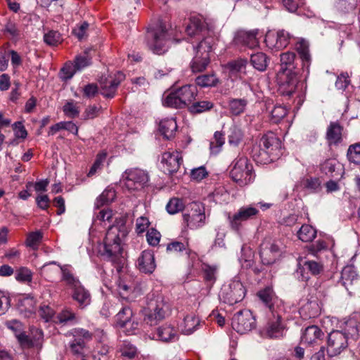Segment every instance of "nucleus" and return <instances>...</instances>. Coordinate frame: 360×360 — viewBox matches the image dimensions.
Returning <instances> with one entry per match:
<instances>
[{"label": "nucleus", "instance_id": "nucleus-7", "mask_svg": "<svg viewBox=\"0 0 360 360\" xmlns=\"http://www.w3.org/2000/svg\"><path fill=\"white\" fill-rule=\"evenodd\" d=\"M123 179L124 185L129 190H139L146 186L149 176L148 173L140 169H127L124 174Z\"/></svg>", "mask_w": 360, "mask_h": 360}, {"label": "nucleus", "instance_id": "nucleus-9", "mask_svg": "<svg viewBox=\"0 0 360 360\" xmlns=\"http://www.w3.org/2000/svg\"><path fill=\"white\" fill-rule=\"evenodd\" d=\"M349 345L348 337L342 330H333L328 335L327 353L329 356L340 354Z\"/></svg>", "mask_w": 360, "mask_h": 360}, {"label": "nucleus", "instance_id": "nucleus-17", "mask_svg": "<svg viewBox=\"0 0 360 360\" xmlns=\"http://www.w3.org/2000/svg\"><path fill=\"white\" fill-rule=\"evenodd\" d=\"M182 162V155L177 150L167 151L162 155L161 163L163 165L164 172L168 174L176 172Z\"/></svg>", "mask_w": 360, "mask_h": 360}, {"label": "nucleus", "instance_id": "nucleus-18", "mask_svg": "<svg viewBox=\"0 0 360 360\" xmlns=\"http://www.w3.org/2000/svg\"><path fill=\"white\" fill-rule=\"evenodd\" d=\"M259 30H238L234 37V42L237 45L247 46L250 49H254L259 46V40L257 37Z\"/></svg>", "mask_w": 360, "mask_h": 360}, {"label": "nucleus", "instance_id": "nucleus-63", "mask_svg": "<svg viewBox=\"0 0 360 360\" xmlns=\"http://www.w3.org/2000/svg\"><path fill=\"white\" fill-rule=\"evenodd\" d=\"M39 314L45 321H50L55 314V310L47 304H42L39 309Z\"/></svg>", "mask_w": 360, "mask_h": 360}, {"label": "nucleus", "instance_id": "nucleus-23", "mask_svg": "<svg viewBox=\"0 0 360 360\" xmlns=\"http://www.w3.org/2000/svg\"><path fill=\"white\" fill-rule=\"evenodd\" d=\"M261 150H266L273 155L281 148L280 139L273 132H269L262 136L259 141Z\"/></svg>", "mask_w": 360, "mask_h": 360}, {"label": "nucleus", "instance_id": "nucleus-6", "mask_svg": "<svg viewBox=\"0 0 360 360\" xmlns=\"http://www.w3.org/2000/svg\"><path fill=\"white\" fill-rule=\"evenodd\" d=\"M191 213L184 214L183 220L185 226L191 229H197L205 224V208L202 203L194 202L191 205Z\"/></svg>", "mask_w": 360, "mask_h": 360}, {"label": "nucleus", "instance_id": "nucleus-43", "mask_svg": "<svg viewBox=\"0 0 360 360\" xmlns=\"http://www.w3.org/2000/svg\"><path fill=\"white\" fill-rule=\"evenodd\" d=\"M202 271L205 281L210 285H212L217 279V267L204 264Z\"/></svg>", "mask_w": 360, "mask_h": 360}, {"label": "nucleus", "instance_id": "nucleus-61", "mask_svg": "<svg viewBox=\"0 0 360 360\" xmlns=\"http://www.w3.org/2000/svg\"><path fill=\"white\" fill-rule=\"evenodd\" d=\"M186 245H187V244H184L181 242L172 241L171 243H169L167 244L166 250H167V252H168L169 254H176L183 250H186Z\"/></svg>", "mask_w": 360, "mask_h": 360}, {"label": "nucleus", "instance_id": "nucleus-24", "mask_svg": "<svg viewBox=\"0 0 360 360\" xmlns=\"http://www.w3.org/2000/svg\"><path fill=\"white\" fill-rule=\"evenodd\" d=\"M72 297L77 302L79 308L84 309L90 304L91 294L81 283L72 288Z\"/></svg>", "mask_w": 360, "mask_h": 360}, {"label": "nucleus", "instance_id": "nucleus-35", "mask_svg": "<svg viewBox=\"0 0 360 360\" xmlns=\"http://www.w3.org/2000/svg\"><path fill=\"white\" fill-rule=\"evenodd\" d=\"M163 104L165 106L174 108H186L183 100L179 95L177 89L169 93L164 99Z\"/></svg>", "mask_w": 360, "mask_h": 360}, {"label": "nucleus", "instance_id": "nucleus-16", "mask_svg": "<svg viewBox=\"0 0 360 360\" xmlns=\"http://www.w3.org/2000/svg\"><path fill=\"white\" fill-rule=\"evenodd\" d=\"M132 316L133 312L129 307H122L115 316L117 324L120 327L124 328V331L128 335L134 333L138 326V323L136 322L133 321L131 323Z\"/></svg>", "mask_w": 360, "mask_h": 360}, {"label": "nucleus", "instance_id": "nucleus-15", "mask_svg": "<svg viewBox=\"0 0 360 360\" xmlns=\"http://www.w3.org/2000/svg\"><path fill=\"white\" fill-rule=\"evenodd\" d=\"M124 79V75L117 72L115 77H105L100 81L101 94L106 98H112L115 96L117 89L121 82Z\"/></svg>", "mask_w": 360, "mask_h": 360}, {"label": "nucleus", "instance_id": "nucleus-27", "mask_svg": "<svg viewBox=\"0 0 360 360\" xmlns=\"http://www.w3.org/2000/svg\"><path fill=\"white\" fill-rule=\"evenodd\" d=\"M213 43L212 37H204L196 46H193L194 56L210 58Z\"/></svg>", "mask_w": 360, "mask_h": 360}, {"label": "nucleus", "instance_id": "nucleus-30", "mask_svg": "<svg viewBox=\"0 0 360 360\" xmlns=\"http://www.w3.org/2000/svg\"><path fill=\"white\" fill-rule=\"evenodd\" d=\"M358 274L354 266H346L341 271L340 280L338 283H341L347 290L349 286L357 280Z\"/></svg>", "mask_w": 360, "mask_h": 360}, {"label": "nucleus", "instance_id": "nucleus-62", "mask_svg": "<svg viewBox=\"0 0 360 360\" xmlns=\"http://www.w3.org/2000/svg\"><path fill=\"white\" fill-rule=\"evenodd\" d=\"M161 235L159 231L155 229H150L146 234L147 241L149 245L156 246L160 243Z\"/></svg>", "mask_w": 360, "mask_h": 360}, {"label": "nucleus", "instance_id": "nucleus-8", "mask_svg": "<svg viewBox=\"0 0 360 360\" xmlns=\"http://www.w3.org/2000/svg\"><path fill=\"white\" fill-rule=\"evenodd\" d=\"M255 326V318L250 310H240L235 314L232 319V327L238 333H246L254 329Z\"/></svg>", "mask_w": 360, "mask_h": 360}, {"label": "nucleus", "instance_id": "nucleus-5", "mask_svg": "<svg viewBox=\"0 0 360 360\" xmlns=\"http://www.w3.org/2000/svg\"><path fill=\"white\" fill-rule=\"evenodd\" d=\"M245 295L243 284L238 281H233L228 285H224L221 289L219 297L230 305L242 301Z\"/></svg>", "mask_w": 360, "mask_h": 360}, {"label": "nucleus", "instance_id": "nucleus-45", "mask_svg": "<svg viewBox=\"0 0 360 360\" xmlns=\"http://www.w3.org/2000/svg\"><path fill=\"white\" fill-rule=\"evenodd\" d=\"M272 153L266 150H261L259 145L253 149V158L255 160L260 164H266L272 160Z\"/></svg>", "mask_w": 360, "mask_h": 360}, {"label": "nucleus", "instance_id": "nucleus-13", "mask_svg": "<svg viewBox=\"0 0 360 360\" xmlns=\"http://www.w3.org/2000/svg\"><path fill=\"white\" fill-rule=\"evenodd\" d=\"M258 212V210L254 207H240L233 216L228 217L231 228L234 231H238L243 221L252 219Z\"/></svg>", "mask_w": 360, "mask_h": 360}, {"label": "nucleus", "instance_id": "nucleus-31", "mask_svg": "<svg viewBox=\"0 0 360 360\" xmlns=\"http://www.w3.org/2000/svg\"><path fill=\"white\" fill-rule=\"evenodd\" d=\"M200 320L194 314L186 315L184 318L183 323L181 325V330L185 335L193 333L200 326Z\"/></svg>", "mask_w": 360, "mask_h": 360}, {"label": "nucleus", "instance_id": "nucleus-21", "mask_svg": "<svg viewBox=\"0 0 360 360\" xmlns=\"http://www.w3.org/2000/svg\"><path fill=\"white\" fill-rule=\"evenodd\" d=\"M136 266L142 273H153L156 267L153 252L150 250L143 251L137 259Z\"/></svg>", "mask_w": 360, "mask_h": 360}, {"label": "nucleus", "instance_id": "nucleus-42", "mask_svg": "<svg viewBox=\"0 0 360 360\" xmlns=\"http://www.w3.org/2000/svg\"><path fill=\"white\" fill-rule=\"evenodd\" d=\"M297 235L298 238L303 242H310L315 238L316 231L311 226L304 224L301 226Z\"/></svg>", "mask_w": 360, "mask_h": 360}, {"label": "nucleus", "instance_id": "nucleus-29", "mask_svg": "<svg viewBox=\"0 0 360 360\" xmlns=\"http://www.w3.org/2000/svg\"><path fill=\"white\" fill-rule=\"evenodd\" d=\"M276 320L269 323L266 335L269 338H278L283 336V328L281 323V316L276 311L273 316Z\"/></svg>", "mask_w": 360, "mask_h": 360}, {"label": "nucleus", "instance_id": "nucleus-55", "mask_svg": "<svg viewBox=\"0 0 360 360\" xmlns=\"http://www.w3.org/2000/svg\"><path fill=\"white\" fill-rule=\"evenodd\" d=\"M356 3L357 0H339L336 7L343 13H348L355 8Z\"/></svg>", "mask_w": 360, "mask_h": 360}, {"label": "nucleus", "instance_id": "nucleus-20", "mask_svg": "<svg viewBox=\"0 0 360 360\" xmlns=\"http://www.w3.org/2000/svg\"><path fill=\"white\" fill-rule=\"evenodd\" d=\"M324 337L323 331L317 326L311 325L306 327L301 336V342L308 346L319 344Z\"/></svg>", "mask_w": 360, "mask_h": 360}, {"label": "nucleus", "instance_id": "nucleus-34", "mask_svg": "<svg viewBox=\"0 0 360 360\" xmlns=\"http://www.w3.org/2000/svg\"><path fill=\"white\" fill-rule=\"evenodd\" d=\"M163 104L165 106L174 108H186L183 100L179 95L177 89L169 93L164 99Z\"/></svg>", "mask_w": 360, "mask_h": 360}, {"label": "nucleus", "instance_id": "nucleus-60", "mask_svg": "<svg viewBox=\"0 0 360 360\" xmlns=\"http://www.w3.org/2000/svg\"><path fill=\"white\" fill-rule=\"evenodd\" d=\"M11 307L10 297L0 290V316L5 314Z\"/></svg>", "mask_w": 360, "mask_h": 360}, {"label": "nucleus", "instance_id": "nucleus-3", "mask_svg": "<svg viewBox=\"0 0 360 360\" xmlns=\"http://www.w3.org/2000/svg\"><path fill=\"white\" fill-rule=\"evenodd\" d=\"M230 176L240 186L252 182L255 177L253 167L246 157L238 158L234 161Z\"/></svg>", "mask_w": 360, "mask_h": 360}, {"label": "nucleus", "instance_id": "nucleus-37", "mask_svg": "<svg viewBox=\"0 0 360 360\" xmlns=\"http://www.w3.org/2000/svg\"><path fill=\"white\" fill-rule=\"evenodd\" d=\"M296 55L292 51H286L280 55L281 68L279 70H294Z\"/></svg>", "mask_w": 360, "mask_h": 360}, {"label": "nucleus", "instance_id": "nucleus-41", "mask_svg": "<svg viewBox=\"0 0 360 360\" xmlns=\"http://www.w3.org/2000/svg\"><path fill=\"white\" fill-rule=\"evenodd\" d=\"M227 136L229 144L236 146L243 140V133L240 127L232 125L228 130Z\"/></svg>", "mask_w": 360, "mask_h": 360}, {"label": "nucleus", "instance_id": "nucleus-25", "mask_svg": "<svg viewBox=\"0 0 360 360\" xmlns=\"http://www.w3.org/2000/svg\"><path fill=\"white\" fill-rule=\"evenodd\" d=\"M295 49L302 62V69L308 74L311 64V55L309 53V42L304 39H300L295 45Z\"/></svg>", "mask_w": 360, "mask_h": 360}, {"label": "nucleus", "instance_id": "nucleus-28", "mask_svg": "<svg viewBox=\"0 0 360 360\" xmlns=\"http://www.w3.org/2000/svg\"><path fill=\"white\" fill-rule=\"evenodd\" d=\"M157 335L161 341L165 342H174L178 339L177 330L171 324L166 323L158 328Z\"/></svg>", "mask_w": 360, "mask_h": 360}, {"label": "nucleus", "instance_id": "nucleus-49", "mask_svg": "<svg viewBox=\"0 0 360 360\" xmlns=\"http://www.w3.org/2000/svg\"><path fill=\"white\" fill-rule=\"evenodd\" d=\"M342 332L348 337V342L349 340H356L359 335V327L356 321H351L347 323L346 328Z\"/></svg>", "mask_w": 360, "mask_h": 360}, {"label": "nucleus", "instance_id": "nucleus-54", "mask_svg": "<svg viewBox=\"0 0 360 360\" xmlns=\"http://www.w3.org/2000/svg\"><path fill=\"white\" fill-rule=\"evenodd\" d=\"M44 40L49 46H57L62 41V38L58 32L51 30L44 34Z\"/></svg>", "mask_w": 360, "mask_h": 360}, {"label": "nucleus", "instance_id": "nucleus-44", "mask_svg": "<svg viewBox=\"0 0 360 360\" xmlns=\"http://www.w3.org/2000/svg\"><path fill=\"white\" fill-rule=\"evenodd\" d=\"M195 82L201 87L214 86L218 83V79L214 74L212 73L198 76L195 79Z\"/></svg>", "mask_w": 360, "mask_h": 360}, {"label": "nucleus", "instance_id": "nucleus-19", "mask_svg": "<svg viewBox=\"0 0 360 360\" xmlns=\"http://www.w3.org/2000/svg\"><path fill=\"white\" fill-rule=\"evenodd\" d=\"M52 264L57 265L60 268L62 273L61 281L65 282L70 288H73L81 283L79 279L75 276L70 266L68 264L60 265L57 262L52 261L44 264L41 266V271L47 272L49 271V266Z\"/></svg>", "mask_w": 360, "mask_h": 360}, {"label": "nucleus", "instance_id": "nucleus-58", "mask_svg": "<svg viewBox=\"0 0 360 360\" xmlns=\"http://www.w3.org/2000/svg\"><path fill=\"white\" fill-rule=\"evenodd\" d=\"M75 66L72 63H66L60 70V77L63 80L71 79L77 72Z\"/></svg>", "mask_w": 360, "mask_h": 360}, {"label": "nucleus", "instance_id": "nucleus-64", "mask_svg": "<svg viewBox=\"0 0 360 360\" xmlns=\"http://www.w3.org/2000/svg\"><path fill=\"white\" fill-rule=\"evenodd\" d=\"M91 64V58L86 56H79L75 60V63L77 71H80L84 68Z\"/></svg>", "mask_w": 360, "mask_h": 360}, {"label": "nucleus", "instance_id": "nucleus-32", "mask_svg": "<svg viewBox=\"0 0 360 360\" xmlns=\"http://www.w3.org/2000/svg\"><path fill=\"white\" fill-rule=\"evenodd\" d=\"M176 129L177 124L174 118L165 119L160 122L159 130L166 139H172Z\"/></svg>", "mask_w": 360, "mask_h": 360}, {"label": "nucleus", "instance_id": "nucleus-22", "mask_svg": "<svg viewBox=\"0 0 360 360\" xmlns=\"http://www.w3.org/2000/svg\"><path fill=\"white\" fill-rule=\"evenodd\" d=\"M306 271H308L312 275H317L323 271V266L321 263L315 261H305L303 265L301 267H299L296 271V276L298 279L302 281H307L309 280V274L308 272H305Z\"/></svg>", "mask_w": 360, "mask_h": 360}, {"label": "nucleus", "instance_id": "nucleus-38", "mask_svg": "<svg viewBox=\"0 0 360 360\" xmlns=\"http://www.w3.org/2000/svg\"><path fill=\"white\" fill-rule=\"evenodd\" d=\"M250 63L254 68L260 72H263L266 69L268 65V58L265 53L257 52L251 55Z\"/></svg>", "mask_w": 360, "mask_h": 360}, {"label": "nucleus", "instance_id": "nucleus-10", "mask_svg": "<svg viewBox=\"0 0 360 360\" xmlns=\"http://www.w3.org/2000/svg\"><path fill=\"white\" fill-rule=\"evenodd\" d=\"M165 30L159 25L147 32L146 40L148 47L156 54H162L165 51Z\"/></svg>", "mask_w": 360, "mask_h": 360}, {"label": "nucleus", "instance_id": "nucleus-36", "mask_svg": "<svg viewBox=\"0 0 360 360\" xmlns=\"http://www.w3.org/2000/svg\"><path fill=\"white\" fill-rule=\"evenodd\" d=\"M210 63V58L194 56L190 63V68L193 73L202 72L206 70Z\"/></svg>", "mask_w": 360, "mask_h": 360}, {"label": "nucleus", "instance_id": "nucleus-53", "mask_svg": "<svg viewBox=\"0 0 360 360\" xmlns=\"http://www.w3.org/2000/svg\"><path fill=\"white\" fill-rule=\"evenodd\" d=\"M16 338L23 348L29 349L38 345L35 340L32 339L25 333H16Z\"/></svg>", "mask_w": 360, "mask_h": 360}, {"label": "nucleus", "instance_id": "nucleus-48", "mask_svg": "<svg viewBox=\"0 0 360 360\" xmlns=\"http://www.w3.org/2000/svg\"><path fill=\"white\" fill-rule=\"evenodd\" d=\"M184 208V204L182 200L174 198L170 199L166 205V210L170 214H176L182 211Z\"/></svg>", "mask_w": 360, "mask_h": 360}, {"label": "nucleus", "instance_id": "nucleus-33", "mask_svg": "<svg viewBox=\"0 0 360 360\" xmlns=\"http://www.w3.org/2000/svg\"><path fill=\"white\" fill-rule=\"evenodd\" d=\"M177 91L186 105V107L188 106L193 102L197 95L196 86L191 84L182 86L177 89Z\"/></svg>", "mask_w": 360, "mask_h": 360}, {"label": "nucleus", "instance_id": "nucleus-51", "mask_svg": "<svg viewBox=\"0 0 360 360\" xmlns=\"http://www.w3.org/2000/svg\"><path fill=\"white\" fill-rule=\"evenodd\" d=\"M287 109L281 105H275L271 111V121L278 123L287 115Z\"/></svg>", "mask_w": 360, "mask_h": 360}, {"label": "nucleus", "instance_id": "nucleus-1", "mask_svg": "<svg viewBox=\"0 0 360 360\" xmlns=\"http://www.w3.org/2000/svg\"><path fill=\"white\" fill-rule=\"evenodd\" d=\"M127 234L126 219L123 217L117 218L108 228L103 244L99 248V253L112 262L118 272L122 271L125 264V259L122 256V241Z\"/></svg>", "mask_w": 360, "mask_h": 360}, {"label": "nucleus", "instance_id": "nucleus-11", "mask_svg": "<svg viewBox=\"0 0 360 360\" xmlns=\"http://www.w3.org/2000/svg\"><path fill=\"white\" fill-rule=\"evenodd\" d=\"M276 79L283 95L290 96L295 91L298 79L294 70H278Z\"/></svg>", "mask_w": 360, "mask_h": 360}, {"label": "nucleus", "instance_id": "nucleus-14", "mask_svg": "<svg viewBox=\"0 0 360 360\" xmlns=\"http://www.w3.org/2000/svg\"><path fill=\"white\" fill-rule=\"evenodd\" d=\"M186 32L188 36L197 37L198 39L208 36L209 33L207 25L202 16L191 18L186 25Z\"/></svg>", "mask_w": 360, "mask_h": 360}, {"label": "nucleus", "instance_id": "nucleus-52", "mask_svg": "<svg viewBox=\"0 0 360 360\" xmlns=\"http://www.w3.org/2000/svg\"><path fill=\"white\" fill-rule=\"evenodd\" d=\"M347 156L351 162L360 164V143L351 145L347 150Z\"/></svg>", "mask_w": 360, "mask_h": 360}, {"label": "nucleus", "instance_id": "nucleus-40", "mask_svg": "<svg viewBox=\"0 0 360 360\" xmlns=\"http://www.w3.org/2000/svg\"><path fill=\"white\" fill-rule=\"evenodd\" d=\"M248 104L245 98H231L229 101V109L233 115H239L243 113Z\"/></svg>", "mask_w": 360, "mask_h": 360}, {"label": "nucleus", "instance_id": "nucleus-56", "mask_svg": "<svg viewBox=\"0 0 360 360\" xmlns=\"http://www.w3.org/2000/svg\"><path fill=\"white\" fill-rule=\"evenodd\" d=\"M19 308L21 311L32 314L35 310V301L33 298L25 297L20 302Z\"/></svg>", "mask_w": 360, "mask_h": 360}, {"label": "nucleus", "instance_id": "nucleus-12", "mask_svg": "<svg viewBox=\"0 0 360 360\" xmlns=\"http://www.w3.org/2000/svg\"><path fill=\"white\" fill-rule=\"evenodd\" d=\"M291 35L284 30H278L276 34L268 32L265 37V43L271 50L278 51L285 48L290 43Z\"/></svg>", "mask_w": 360, "mask_h": 360}, {"label": "nucleus", "instance_id": "nucleus-39", "mask_svg": "<svg viewBox=\"0 0 360 360\" xmlns=\"http://www.w3.org/2000/svg\"><path fill=\"white\" fill-rule=\"evenodd\" d=\"M257 296L259 300L269 309L272 315L275 316V312H276L274 309L275 298L272 291L269 288L264 289L259 291L257 293Z\"/></svg>", "mask_w": 360, "mask_h": 360}, {"label": "nucleus", "instance_id": "nucleus-50", "mask_svg": "<svg viewBox=\"0 0 360 360\" xmlns=\"http://www.w3.org/2000/svg\"><path fill=\"white\" fill-rule=\"evenodd\" d=\"M213 103L207 101H202L193 103L189 106V111L192 113H201L210 110Z\"/></svg>", "mask_w": 360, "mask_h": 360}, {"label": "nucleus", "instance_id": "nucleus-4", "mask_svg": "<svg viewBox=\"0 0 360 360\" xmlns=\"http://www.w3.org/2000/svg\"><path fill=\"white\" fill-rule=\"evenodd\" d=\"M168 310L169 306L162 299L151 300L142 311L143 321L148 325H156L165 318Z\"/></svg>", "mask_w": 360, "mask_h": 360}, {"label": "nucleus", "instance_id": "nucleus-47", "mask_svg": "<svg viewBox=\"0 0 360 360\" xmlns=\"http://www.w3.org/2000/svg\"><path fill=\"white\" fill-rule=\"evenodd\" d=\"M43 238V233L40 231L30 233L25 241V244L27 247L31 248L33 250L38 248L39 243H41Z\"/></svg>", "mask_w": 360, "mask_h": 360}, {"label": "nucleus", "instance_id": "nucleus-46", "mask_svg": "<svg viewBox=\"0 0 360 360\" xmlns=\"http://www.w3.org/2000/svg\"><path fill=\"white\" fill-rule=\"evenodd\" d=\"M247 64V60L243 58H238L236 60L228 63L227 67L230 72L233 74L242 73L245 72Z\"/></svg>", "mask_w": 360, "mask_h": 360}, {"label": "nucleus", "instance_id": "nucleus-57", "mask_svg": "<svg viewBox=\"0 0 360 360\" xmlns=\"http://www.w3.org/2000/svg\"><path fill=\"white\" fill-rule=\"evenodd\" d=\"M106 156L107 153L105 152L101 153L97 155L96 160L88 173L89 176H93L94 174H96L98 169H100L101 168L103 163L105 162L106 159Z\"/></svg>", "mask_w": 360, "mask_h": 360}, {"label": "nucleus", "instance_id": "nucleus-2", "mask_svg": "<svg viewBox=\"0 0 360 360\" xmlns=\"http://www.w3.org/2000/svg\"><path fill=\"white\" fill-rule=\"evenodd\" d=\"M284 250L283 243L278 239L265 238L259 247V256L264 265H271L279 259Z\"/></svg>", "mask_w": 360, "mask_h": 360}, {"label": "nucleus", "instance_id": "nucleus-59", "mask_svg": "<svg viewBox=\"0 0 360 360\" xmlns=\"http://www.w3.org/2000/svg\"><path fill=\"white\" fill-rule=\"evenodd\" d=\"M85 346V342L82 339H75L70 342V347L72 353L75 355H82Z\"/></svg>", "mask_w": 360, "mask_h": 360}, {"label": "nucleus", "instance_id": "nucleus-26", "mask_svg": "<svg viewBox=\"0 0 360 360\" xmlns=\"http://www.w3.org/2000/svg\"><path fill=\"white\" fill-rule=\"evenodd\" d=\"M343 127L338 122H330L326 131L329 146H338L342 141Z\"/></svg>", "mask_w": 360, "mask_h": 360}]
</instances>
